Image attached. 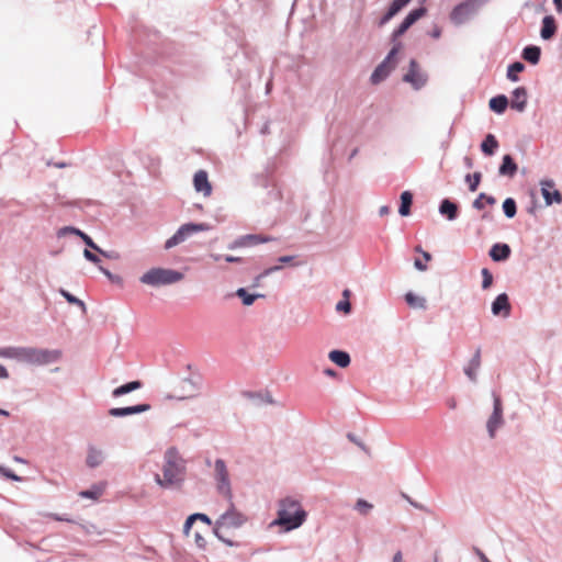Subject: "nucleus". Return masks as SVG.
Listing matches in <instances>:
<instances>
[{
  "instance_id": "13d9d810",
  "label": "nucleus",
  "mask_w": 562,
  "mask_h": 562,
  "mask_svg": "<svg viewBox=\"0 0 562 562\" xmlns=\"http://www.w3.org/2000/svg\"><path fill=\"white\" fill-rule=\"evenodd\" d=\"M266 277H267V276H262V272H261L260 274H258V276L255 278V280H254V284H252V286H259V285H260V283H261V280H262L263 278H266Z\"/></svg>"
},
{
  "instance_id": "473e14b6",
  "label": "nucleus",
  "mask_w": 562,
  "mask_h": 562,
  "mask_svg": "<svg viewBox=\"0 0 562 562\" xmlns=\"http://www.w3.org/2000/svg\"><path fill=\"white\" fill-rule=\"evenodd\" d=\"M140 386H142V383L139 381H133V382H130V383H126L124 385L116 387L112 394L114 397H119L126 393L135 391V390L139 389Z\"/></svg>"
},
{
  "instance_id": "79ce46f5",
  "label": "nucleus",
  "mask_w": 562,
  "mask_h": 562,
  "mask_svg": "<svg viewBox=\"0 0 562 562\" xmlns=\"http://www.w3.org/2000/svg\"><path fill=\"white\" fill-rule=\"evenodd\" d=\"M18 349H19V347L2 348V349H0V357L16 359Z\"/></svg>"
},
{
  "instance_id": "c03bdc74",
  "label": "nucleus",
  "mask_w": 562,
  "mask_h": 562,
  "mask_svg": "<svg viewBox=\"0 0 562 562\" xmlns=\"http://www.w3.org/2000/svg\"><path fill=\"white\" fill-rule=\"evenodd\" d=\"M29 359H30V348L19 347L18 353H16V360L27 363Z\"/></svg>"
},
{
  "instance_id": "bf43d9fd",
  "label": "nucleus",
  "mask_w": 562,
  "mask_h": 562,
  "mask_svg": "<svg viewBox=\"0 0 562 562\" xmlns=\"http://www.w3.org/2000/svg\"><path fill=\"white\" fill-rule=\"evenodd\" d=\"M0 378H1V379H7V378H9V372H8V370H7L3 366H1V364H0Z\"/></svg>"
},
{
  "instance_id": "393cba45",
  "label": "nucleus",
  "mask_w": 562,
  "mask_h": 562,
  "mask_svg": "<svg viewBox=\"0 0 562 562\" xmlns=\"http://www.w3.org/2000/svg\"><path fill=\"white\" fill-rule=\"evenodd\" d=\"M103 461V452L95 447H90L87 456V464L90 468L100 465Z\"/></svg>"
},
{
  "instance_id": "cd10ccee",
  "label": "nucleus",
  "mask_w": 562,
  "mask_h": 562,
  "mask_svg": "<svg viewBox=\"0 0 562 562\" xmlns=\"http://www.w3.org/2000/svg\"><path fill=\"white\" fill-rule=\"evenodd\" d=\"M541 50L538 46H527L522 50V57L532 65L539 63Z\"/></svg>"
},
{
  "instance_id": "f3484780",
  "label": "nucleus",
  "mask_w": 562,
  "mask_h": 562,
  "mask_svg": "<svg viewBox=\"0 0 562 562\" xmlns=\"http://www.w3.org/2000/svg\"><path fill=\"white\" fill-rule=\"evenodd\" d=\"M527 104V91L524 87H518L513 92L510 106L519 112L524 111Z\"/></svg>"
},
{
  "instance_id": "5fc2aeb1",
  "label": "nucleus",
  "mask_w": 562,
  "mask_h": 562,
  "mask_svg": "<svg viewBox=\"0 0 562 562\" xmlns=\"http://www.w3.org/2000/svg\"><path fill=\"white\" fill-rule=\"evenodd\" d=\"M293 259H294L293 256H282V257L278 258V261L280 263H291Z\"/></svg>"
},
{
  "instance_id": "09e8293b",
  "label": "nucleus",
  "mask_w": 562,
  "mask_h": 562,
  "mask_svg": "<svg viewBox=\"0 0 562 562\" xmlns=\"http://www.w3.org/2000/svg\"><path fill=\"white\" fill-rule=\"evenodd\" d=\"M350 308H351V305H350L349 300L340 301V302H338V304L336 305V310H337L338 312L349 313V312H350Z\"/></svg>"
},
{
  "instance_id": "5701e85b",
  "label": "nucleus",
  "mask_w": 562,
  "mask_h": 562,
  "mask_svg": "<svg viewBox=\"0 0 562 562\" xmlns=\"http://www.w3.org/2000/svg\"><path fill=\"white\" fill-rule=\"evenodd\" d=\"M329 359L340 368H346L350 363V357L341 350H331L328 355Z\"/></svg>"
},
{
  "instance_id": "774afa93",
  "label": "nucleus",
  "mask_w": 562,
  "mask_h": 562,
  "mask_svg": "<svg viewBox=\"0 0 562 562\" xmlns=\"http://www.w3.org/2000/svg\"><path fill=\"white\" fill-rule=\"evenodd\" d=\"M211 258L214 260V261H218L221 259V256L220 255H211Z\"/></svg>"
},
{
  "instance_id": "6e6d98bb",
  "label": "nucleus",
  "mask_w": 562,
  "mask_h": 562,
  "mask_svg": "<svg viewBox=\"0 0 562 562\" xmlns=\"http://www.w3.org/2000/svg\"><path fill=\"white\" fill-rule=\"evenodd\" d=\"M416 251L422 252V255H423V257H424V259L426 261H430L431 260V255L429 252H427V251L422 250L420 247H416Z\"/></svg>"
},
{
  "instance_id": "9b49d317",
  "label": "nucleus",
  "mask_w": 562,
  "mask_h": 562,
  "mask_svg": "<svg viewBox=\"0 0 562 562\" xmlns=\"http://www.w3.org/2000/svg\"><path fill=\"white\" fill-rule=\"evenodd\" d=\"M493 397H494V411H493L492 416L487 420V430L492 438L495 436V430L502 424V414H503L501 397L495 393L493 394Z\"/></svg>"
},
{
  "instance_id": "e433bc0d",
  "label": "nucleus",
  "mask_w": 562,
  "mask_h": 562,
  "mask_svg": "<svg viewBox=\"0 0 562 562\" xmlns=\"http://www.w3.org/2000/svg\"><path fill=\"white\" fill-rule=\"evenodd\" d=\"M236 295L241 299L244 305H251L257 297H261L260 294H249L245 289L240 288L236 291Z\"/></svg>"
},
{
  "instance_id": "338daca9",
  "label": "nucleus",
  "mask_w": 562,
  "mask_h": 562,
  "mask_svg": "<svg viewBox=\"0 0 562 562\" xmlns=\"http://www.w3.org/2000/svg\"><path fill=\"white\" fill-rule=\"evenodd\" d=\"M100 270H101V271H102L106 277H109V278H111V277H112V274H111V272H110L109 270L103 269L102 267H100Z\"/></svg>"
},
{
  "instance_id": "b1692460",
  "label": "nucleus",
  "mask_w": 562,
  "mask_h": 562,
  "mask_svg": "<svg viewBox=\"0 0 562 562\" xmlns=\"http://www.w3.org/2000/svg\"><path fill=\"white\" fill-rule=\"evenodd\" d=\"M439 211L442 215H446L448 220L452 221L458 215V206L456 203L451 202L450 200L446 199L441 202Z\"/></svg>"
},
{
  "instance_id": "f257e3e1",
  "label": "nucleus",
  "mask_w": 562,
  "mask_h": 562,
  "mask_svg": "<svg viewBox=\"0 0 562 562\" xmlns=\"http://www.w3.org/2000/svg\"><path fill=\"white\" fill-rule=\"evenodd\" d=\"M186 476V461L176 448H169L165 453L162 477L156 474L155 481L164 488L180 485Z\"/></svg>"
},
{
  "instance_id": "f704fd0d",
  "label": "nucleus",
  "mask_w": 562,
  "mask_h": 562,
  "mask_svg": "<svg viewBox=\"0 0 562 562\" xmlns=\"http://www.w3.org/2000/svg\"><path fill=\"white\" fill-rule=\"evenodd\" d=\"M525 65L520 61L513 63L509 65L507 70V78L512 81L518 80V74L524 71Z\"/></svg>"
},
{
  "instance_id": "864d4df0",
  "label": "nucleus",
  "mask_w": 562,
  "mask_h": 562,
  "mask_svg": "<svg viewBox=\"0 0 562 562\" xmlns=\"http://www.w3.org/2000/svg\"><path fill=\"white\" fill-rule=\"evenodd\" d=\"M414 266L417 270L419 271H425L427 270V266L425 263H423L419 259H416L415 262H414Z\"/></svg>"
},
{
  "instance_id": "aec40b11",
  "label": "nucleus",
  "mask_w": 562,
  "mask_h": 562,
  "mask_svg": "<svg viewBox=\"0 0 562 562\" xmlns=\"http://www.w3.org/2000/svg\"><path fill=\"white\" fill-rule=\"evenodd\" d=\"M517 169L518 167L514 161L513 157L510 155H505L503 157V161L502 165L499 166L498 172L502 176L513 177L517 172Z\"/></svg>"
},
{
  "instance_id": "a18cd8bd",
  "label": "nucleus",
  "mask_w": 562,
  "mask_h": 562,
  "mask_svg": "<svg viewBox=\"0 0 562 562\" xmlns=\"http://www.w3.org/2000/svg\"><path fill=\"white\" fill-rule=\"evenodd\" d=\"M60 294L71 304H77L79 306H81L82 308H85V303L82 301H80L79 299L75 297L74 295H71L69 292L65 291L64 289L60 290Z\"/></svg>"
},
{
  "instance_id": "e2e57ef3",
  "label": "nucleus",
  "mask_w": 562,
  "mask_h": 562,
  "mask_svg": "<svg viewBox=\"0 0 562 562\" xmlns=\"http://www.w3.org/2000/svg\"><path fill=\"white\" fill-rule=\"evenodd\" d=\"M555 9L559 13H562V0H553Z\"/></svg>"
},
{
  "instance_id": "680f3d73",
  "label": "nucleus",
  "mask_w": 562,
  "mask_h": 562,
  "mask_svg": "<svg viewBox=\"0 0 562 562\" xmlns=\"http://www.w3.org/2000/svg\"><path fill=\"white\" fill-rule=\"evenodd\" d=\"M389 212H390V207L386 205L381 206L379 210V213L381 216L389 214Z\"/></svg>"
},
{
  "instance_id": "a19ab883",
  "label": "nucleus",
  "mask_w": 562,
  "mask_h": 562,
  "mask_svg": "<svg viewBox=\"0 0 562 562\" xmlns=\"http://www.w3.org/2000/svg\"><path fill=\"white\" fill-rule=\"evenodd\" d=\"M355 508L363 516L368 515L369 512L373 508V505L368 503L364 499H358Z\"/></svg>"
},
{
  "instance_id": "603ef678",
  "label": "nucleus",
  "mask_w": 562,
  "mask_h": 562,
  "mask_svg": "<svg viewBox=\"0 0 562 562\" xmlns=\"http://www.w3.org/2000/svg\"><path fill=\"white\" fill-rule=\"evenodd\" d=\"M194 538H195V542L198 543L199 547H203L204 546V538L200 535L199 531L194 532Z\"/></svg>"
},
{
  "instance_id": "4d7b16f0",
  "label": "nucleus",
  "mask_w": 562,
  "mask_h": 562,
  "mask_svg": "<svg viewBox=\"0 0 562 562\" xmlns=\"http://www.w3.org/2000/svg\"><path fill=\"white\" fill-rule=\"evenodd\" d=\"M226 262H240L243 259L240 257H234V256H226L225 258Z\"/></svg>"
},
{
  "instance_id": "2f4dec72",
  "label": "nucleus",
  "mask_w": 562,
  "mask_h": 562,
  "mask_svg": "<svg viewBox=\"0 0 562 562\" xmlns=\"http://www.w3.org/2000/svg\"><path fill=\"white\" fill-rule=\"evenodd\" d=\"M498 147V142L495 136L488 134L481 145V149L485 155H493L496 148Z\"/></svg>"
},
{
  "instance_id": "69168bd1",
  "label": "nucleus",
  "mask_w": 562,
  "mask_h": 562,
  "mask_svg": "<svg viewBox=\"0 0 562 562\" xmlns=\"http://www.w3.org/2000/svg\"><path fill=\"white\" fill-rule=\"evenodd\" d=\"M464 164H465V166H467L468 168H472V167H473V160H472V158H470V157H465V158H464Z\"/></svg>"
},
{
  "instance_id": "4468645a",
  "label": "nucleus",
  "mask_w": 562,
  "mask_h": 562,
  "mask_svg": "<svg viewBox=\"0 0 562 562\" xmlns=\"http://www.w3.org/2000/svg\"><path fill=\"white\" fill-rule=\"evenodd\" d=\"M492 312L494 315H503L504 317L510 314L509 299L506 293L496 296L492 303Z\"/></svg>"
},
{
  "instance_id": "58836bf2",
  "label": "nucleus",
  "mask_w": 562,
  "mask_h": 562,
  "mask_svg": "<svg viewBox=\"0 0 562 562\" xmlns=\"http://www.w3.org/2000/svg\"><path fill=\"white\" fill-rule=\"evenodd\" d=\"M503 210L507 217H509V218L514 217L516 215V211H517L515 200L512 198L506 199L503 203Z\"/></svg>"
},
{
  "instance_id": "4be33fe9",
  "label": "nucleus",
  "mask_w": 562,
  "mask_h": 562,
  "mask_svg": "<svg viewBox=\"0 0 562 562\" xmlns=\"http://www.w3.org/2000/svg\"><path fill=\"white\" fill-rule=\"evenodd\" d=\"M196 520H201L204 524H206L207 526H211V524H212L211 519L206 515L193 514V515L189 516L184 522L183 532L186 536H190L192 526Z\"/></svg>"
},
{
  "instance_id": "c756f323",
  "label": "nucleus",
  "mask_w": 562,
  "mask_h": 562,
  "mask_svg": "<svg viewBox=\"0 0 562 562\" xmlns=\"http://www.w3.org/2000/svg\"><path fill=\"white\" fill-rule=\"evenodd\" d=\"M406 5V2L403 0H393L391 3L389 11L382 18L381 24L386 23L390 21L395 14H397Z\"/></svg>"
},
{
  "instance_id": "20e7f679",
  "label": "nucleus",
  "mask_w": 562,
  "mask_h": 562,
  "mask_svg": "<svg viewBox=\"0 0 562 562\" xmlns=\"http://www.w3.org/2000/svg\"><path fill=\"white\" fill-rule=\"evenodd\" d=\"M247 520V517L237 512L235 508L228 509L226 513H224L220 519L215 524L214 532L216 537L223 541L226 542V540L223 537V533L231 528H239L241 527ZM228 544H232V542L227 541Z\"/></svg>"
},
{
  "instance_id": "6e6552de",
  "label": "nucleus",
  "mask_w": 562,
  "mask_h": 562,
  "mask_svg": "<svg viewBox=\"0 0 562 562\" xmlns=\"http://www.w3.org/2000/svg\"><path fill=\"white\" fill-rule=\"evenodd\" d=\"M479 0H468L464 1L450 13V20L454 24H462L470 19L471 15L474 14L479 7Z\"/></svg>"
},
{
  "instance_id": "dca6fc26",
  "label": "nucleus",
  "mask_w": 562,
  "mask_h": 562,
  "mask_svg": "<svg viewBox=\"0 0 562 562\" xmlns=\"http://www.w3.org/2000/svg\"><path fill=\"white\" fill-rule=\"evenodd\" d=\"M148 409H149L148 404H140V405H135V406L111 408L109 411V414L113 417H123V416H127V415L143 413Z\"/></svg>"
},
{
  "instance_id": "8fccbe9b",
  "label": "nucleus",
  "mask_w": 562,
  "mask_h": 562,
  "mask_svg": "<svg viewBox=\"0 0 562 562\" xmlns=\"http://www.w3.org/2000/svg\"><path fill=\"white\" fill-rule=\"evenodd\" d=\"M83 256L87 260L93 262V263H99L100 262V259L97 255H94L93 252H91L90 250L88 249H85L83 251Z\"/></svg>"
},
{
  "instance_id": "a878e982",
  "label": "nucleus",
  "mask_w": 562,
  "mask_h": 562,
  "mask_svg": "<svg viewBox=\"0 0 562 562\" xmlns=\"http://www.w3.org/2000/svg\"><path fill=\"white\" fill-rule=\"evenodd\" d=\"M490 109L498 114L503 113L507 105H508V99L506 95H497L490 100Z\"/></svg>"
},
{
  "instance_id": "ea45409f",
  "label": "nucleus",
  "mask_w": 562,
  "mask_h": 562,
  "mask_svg": "<svg viewBox=\"0 0 562 562\" xmlns=\"http://www.w3.org/2000/svg\"><path fill=\"white\" fill-rule=\"evenodd\" d=\"M482 175L481 172H474L473 175H468L465 177V181L469 183V189L471 192H475L481 182Z\"/></svg>"
},
{
  "instance_id": "a211bd4d",
  "label": "nucleus",
  "mask_w": 562,
  "mask_h": 562,
  "mask_svg": "<svg viewBox=\"0 0 562 562\" xmlns=\"http://www.w3.org/2000/svg\"><path fill=\"white\" fill-rule=\"evenodd\" d=\"M510 255V248L506 244H495L490 250V256L494 261L506 260Z\"/></svg>"
},
{
  "instance_id": "2eb2a0df",
  "label": "nucleus",
  "mask_w": 562,
  "mask_h": 562,
  "mask_svg": "<svg viewBox=\"0 0 562 562\" xmlns=\"http://www.w3.org/2000/svg\"><path fill=\"white\" fill-rule=\"evenodd\" d=\"M272 240L271 237L258 235V234H249L241 236L239 239L235 241L234 247H249L255 246L262 243H268Z\"/></svg>"
},
{
  "instance_id": "7c9ffc66",
  "label": "nucleus",
  "mask_w": 562,
  "mask_h": 562,
  "mask_svg": "<svg viewBox=\"0 0 562 562\" xmlns=\"http://www.w3.org/2000/svg\"><path fill=\"white\" fill-rule=\"evenodd\" d=\"M481 364V353L480 350H476L473 358L471 359L469 366L465 368V374L472 380H475V372Z\"/></svg>"
},
{
  "instance_id": "37998d69",
  "label": "nucleus",
  "mask_w": 562,
  "mask_h": 562,
  "mask_svg": "<svg viewBox=\"0 0 562 562\" xmlns=\"http://www.w3.org/2000/svg\"><path fill=\"white\" fill-rule=\"evenodd\" d=\"M482 277H483V281H482V288L484 290L488 289L491 285H492V282H493V276L492 273L488 271V269L484 268L482 269Z\"/></svg>"
},
{
  "instance_id": "49530a36",
  "label": "nucleus",
  "mask_w": 562,
  "mask_h": 562,
  "mask_svg": "<svg viewBox=\"0 0 562 562\" xmlns=\"http://www.w3.org/2000/svg\"><path fill=\"white\" fill-rule=\"evenodd\" d=\"M0 473L10 479V480H13V481H21V477L18 476L13 471H11L10 469H7V468H3L0 465Z\"/></svg>"
},
{
  "instance_id": "de8ad7c7",
  "label": "nucleus",
  "mask_w": 562,
  "mask_h": 562,
  "mask_svg": "<svg viewBox=\"0 0 562 562\" xmlns=\"http://www.w3.org/2000/svg\"><path fill=\"white\" fill-rule=\"evenodd\" d=\"M411 26L405 22L403 21L400 26L393 32V38H397L400 36H402Z\"/></svg>"
},
{
  "instance_id": "1a4fd4ad",
  "label": "nucleus",
  "mask_w": 562,
  "mask_h": 562,
  "mask_svg": "<svg viewBox=\"0 0 562 562\" xmlns=\"http://www.w3.org/2000/svg\"><path fill=\"white\" fill-rule=\"evenodd\" d=\"M60 358L58 350L30 348V364L43 366L57 361Z\"/></svg>"
},
{
  "instance_id": "f8f14e48",
  "label": "nucleus",
  "mask_w": 562,
  "mask_h": 562,
  "mask_svg": "<svg viewBox=\"0 0 562 562\" xmlns=\"http://www.w3.org/2000/svg\"><path fill=\"white\" fill-rule=\"evenodd\" d=\"M541 192L547 205H551L553 202L561 203L562 201L561 193L554 189V183L551 180L541 181Z\"/></svg>"
},
{
  "instance_id": "6ab92c4d",
  "label": "nucleus",
  "mask_w": 562,
  "mask_h": 562,
  "mask_svg": "<svg viewBox=\"0 0 562 562\" xmlns=\"http://www.w3.org/2000/svg\"><path fill=\"white\" fill-rule=\"evenodd\" d=\"M557 32L555 20L552 15H547L542 20L541 37L550 40Z\"/></svg>"
},
{
  "instance_id": "4c0bfd02",
  "label": "nucleus",
  "mask_w": 562,
  "mask_h": 562,
  "mask_svg": "<svg viewBox=\"0 0 562 562\" xmlns=\"http://www.w3.org/2000/svg\"><path fill=\"white\" fill-rule=\"evenodd\" d=\"M104 491V485L93 486L91 490L80 492V496L85 498L98 499Z\"/></svg>"
},
{
  "instance_id": "ddd939ff",
  "label": "nucleus",
  "mask_w": 562,
  "mask_h": 562,
  "mask_svg": "<svg viewBox=\"0 0 562 562\" xmlns=\"http://www.w3.org/2000/svg\"><path fill=\"white\" fill-rule=\"evenodd\" d=\"M193 186L198 192H202L204 196H210L212 193V186L209 181L206 171L199 170L193 177Z\"/></svg>"
},
{
  "instance_id": "72a5a7b5",
  "label": "nucleus",
  "mask_w": 562,
  "mask_h": 562,
  "mask_svg": "<svg viewBox=\"0 0 562 562\" xmlns=\"http://www.w3.org/2000/svg\"><path fill=\"white\" fill-rule=\"evenodd\" d=\"M496 203L495 198L491 195H486L485 193H480L479 196L473 202V207L477 210H482L486 204L494 205Z\"/></svg>"
},
{
  "instance_id": "0e129e2a",
  "label": "nucleus",
  "mask_w": 562,
  "mask_h": 562,
  "mask_svg": "<svg viewBox=\"0 0 562 562\" xmlns=\"http://www.w3.org/2000/svg\"><path fill=\"white\" fill-rule=\"evenodd\" d=\"M393 562H402V552L398 551L393 557Z\"/></svg>"
},
{
  "instance_id": "7ed1b4c3",
  "label": "nucleus",
  "mask_w": 562,
  "mask_h": 562,
  "mask_svg": "<svg viewBox=\"0 0 562 562\" xmlns=\"http://www.w3.org/2000/svg\"><path fill=\"white\" fill-rule=\"evenodd\" d=\"M183 274L179 271L165 268H153L140 277V282L151 286L168 285L179 282Z\"/></svg>"
},
{
  "instance_id": "412c9836",
  "label": "nucleus",
  "mask_w": 562,
  "mask_h": 562,
  "mask_svg": "<svg viewBox=\"0 0 562 562\" xmlns=\"http://www.w3.org/2000/svg\"><path fill=\"white\" fill-rule=\"evenodd\" d=\"M60 232L61 233H71V234H76V235L80 236L81 239L85 241V244L88 247L102 254L103 256H108L101 248L98 247L97 244H94V241L87 234L82 233L81 231L74 228V227H64Z\"/></svg>"
},
{
  "instance_id": "9d476101",
  "label": "nucleus",
  "mask_w": 562,
  "mask_h": 562,
  "mask_svg": "<svg viewBox=\"0 0 562 562\" xmlns=\"http://www.w3.org/2000/svg\"><path fill=\"white\" fill-rule=\"evenodd\" d=\"M405 82L411 83L415 89H420L427 81L426 75L420 70L416 60L412 59L409 69L403 77Z\"/></svg>"
},
{
  "instance_id": "f03ea898",
  "label": "nucleus",
  "mask_w": 562,
  "mask_h": 562,
  "mask_svg": "<svg viewBox=\"0 0 562 562\" xmlns=\"http://www.w3.org/2000/svg\"><path fill=\"white\" fill-rule=\"evenodd\" d=\"M305 519L306 513L301 504L291 497H286L280 502L278 518L272 525L281 526L285 531H290L299 528Z\"/></svg>"
},
{
  "instance_id": "c85d7f7f",
  "label": "nucleus",
  "mask_w": 562,
  "mask_h": 562,
  "mask_svg": "<svg viewBox=\"0 0 562 562\" xmlns=\"http://www.w3.org/2000/svg\"><path fill=\"white\" fill-rule=\"evenodd\" d=\"M405 301L412 308L426 310L427 307L426 300L422 296H417L413 292L405 294Z\"/></svg>"
},
{
  "instance_id": "39448f33",
  "label": "nucleus",
  "mask_w": 562,
  "mask_h": 562,
  "mask_svg": "<svg viewBox=\"0 0 562 562\" xmlns=\"http://www.w3.org/2000/svg\"><path fill=\"white\" fill-rule=\"evenodd\" d=\"M402 44L396 43L389 55L385 57V59L375 68L373 74L371 75V82L373 85H376L384 80L389 74L395 68L396 66V54L401 50Z\"/></svg>"
},
{
  "instance_id": "423d86ee",
  "label": "nucleus",
  "mask_w": 562,
  "mask_h": 562,
  "mask_svg": "<svg viewBox=\"0 0 562 562\" xmlns=\"http://www.w3.org/2000/svg\"><path fill=\"white\" fill-rule=\"evenodd\" d=\"M209 229H210V226L205 223L183 224L169 239H167V241L165 244V248L170 249V248L183 243L190 235L198 233V232L209 231Z\"/></svg>"
},
{
  "instance_id": "0eeeda50",
  "label": "nucleus",
  "mask_w": 562,
  "mask_h": 562,
  "mask_svg": "<svg viewBox=\"0 0 562 562\" xmlns=\"http://www.w3.org/2000/svg\"><path fill=\"white\" fill-rule=\"evenodd\" d=\"M214 475L217 484V491L227 498H232L228 471L225 462L217 459L214 464Z\"/></svg>"
},
{
  "instance_id": "c9c22d12",
  "label": "nucleus",
  "mask_w": 562,
  "mask_h": 562,
  "mask_svg": "<svg viewBox=\"0 0 562 562\" xmlns=\"http://www.w3.org/2000/svg\"><path fill=\"white\" fill-rule=\"evenodd\" d=\"M427 10L426 8H417L411 11L407 16L404 19V21L412 26L417 20L423 18L426 14Z\"/></svg>"
},
{
  "instance_id": "bb28decb",
  "label": "nucleus",
  "mask_w": 562,
  "mask_h": 562,
  "mask_svg": "<svg viewBox=\"0 0 562 562\" xmlns=\"http://www.w3.org/2000/svg\"><path fill=\"white\" fill-rule=\"evenodd\" d=\"M412 202H413V194L409 191H404L401 194V205L398 209V213L402 216L409 215Z\"/></svg>"
},
{
  "instance_id": "052dcab7",
  "label": "nucleus",
  "mask_w": 562,
  "mask_h": 562,
  "mask_svg": "<svg viewBox=\"0 0 562 562\" xmlns=\"http://www.w3.org/2000/svg\"><path fill=\"white\" fill-rule=\"evenodd\" d=\"M440 35H441V30H440L439 27H435V29L432 30V32H431V36H432L434 38H439V37H440Z\"/></svg>"
},
{
  "instance_id": "3c124183",
  "label": "nucleus",
  "mask_w": 562,
  "mask_h": 562,
  "mask_svg": "<svg viewBox=\"0 0 562 562\" xmlns=\"http://www.w3.org/2000/svg\"><path fill=\"white\" fill-rule=\"evenodd\" d=\"M281 269H282L281 266H273V267L267 268V269H265L262 271V276H267L268 277L269 274H271L273 272H277V271H279Z\"/></svg>"
}]
</instances>
